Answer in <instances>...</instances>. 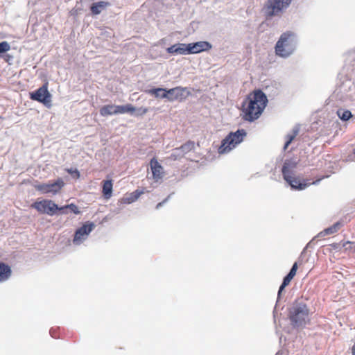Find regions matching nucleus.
<instances>
[{
    "label": "nucleus",
    "mask_w": 355,
    "mask_h": 355,
    "mask_svg": "<svg viewBox=\"0 0 355 355\" xmlns=\"http://www.w3.org/2000/svg\"><path fill=\"white\" fill-rule=\"evenodd\" d=\"M30 98L33 101H38L50 107L51 95L48 91V83L43 85L34 92L30 93Z\"/></svg>",
    "instance_id": "9"
},
{
    "label": "nucleus",
    "mask_w": 355,
    "mask_h": 355,
    "mask_svg": "<svg viewBox=\"0 0 355 355\" xmlns=\"http://www.w3.org/2000/svg\"><path fill=\"white\" fill-rule=\"evenodd\" d=\"M299 131H300V128L298 125H295L293 128V132L291 134H288L286 136V140L289 141L290 142L292 143V141L294 140V139L296 137V136L298 135L299 133Z\"/></svg>",
    "instance_id": "29"
},
{
    "label": "nucleus",
    "mask_w": 355,
    "mask_h": 355,
    "mask_svg": "<svg viewBox=\"0 0 355 355\" xmlns=\"http://www.w3.org/2000/svg\"><path fill=\"white\" fill-rule=\"evenodd\" d=\"M195 148V142L189 141L179 147V157L182 155V157L189 154Z\"/></svg>",
    "instance_id": "22"
},
{
    "label": "nucleus",
    "mask_w": 355,
    "mask_h": 355,
    "mask_svg": "<svg viewBox=\"0 0 355 355\" xmlns=\"http://www.w3.org/2000/svg\"><path fill=\"white\" fill-rule=\"evenodd\" d=\"M10 50V45L8 42L3 41L0 42V56L1 55V54L8 52Z\"/></svg>",
    "instance_id": "30"
},
{
    "label": "nucleus",
    "mask_w": 355,
    "mask_h": 355,
    "mask_svg": "<svg viewBox=\"0 0 355 355\" xmlns=\"http://www.w3.org/2000/svg\"><path fill=\"white\" fill-rule=\"evenodd\" d=\"M345 67L349 75L355 77V51L349 52L345 58Z\"/></svg>",
    "instance_id": "17"
},
{
    "label": "nucleus",
    "mask_w": 355,
    "mask_h": 355,
    "mask_svg": "<svg viewBox=\"0 0 355 355\" xmlns=\"http://www.w3.org/2000/svg\"><path fill=\"white\" fill-rule=\"evenodd\" d=\"M268 98L261 89L254 91L252 96H249L243 103V119L253 122L262 114L267 105Z\"/></svg>",
    "instance_id": "1"
},
{
    "label": "nucleus",
    "mask_w": 355,
    "mask_h": 355,
    "mask_svg": "<svg viewBox=\"0 0 355 355\" xmlns=\"http://www.w3.org/2000/svg\"><path fill=\"white\" fill-rule=\"evenodd\" d=\"M176 88H173L168 90L164 88H153L146 90V92L153 96L156 98H166L168 101H171L176 98V96H173V94Z\"/></svg>",
    "instance_id": "13"
},
{
    "label": "nucleus",
    "mask_w": 355,
    "mask_h": 355,
    "mask_svg": "<svg viewBox=\"0 0 355 355\" xmlns=\"http://www.w3.org/2000/svg\"><path fill=\"white\" fill-rule=\"evenodd\" d=\"M315 236L311 241H309L306 245L305 246V248L303 249L302 252H301V254H300V258H302L304 257V255L306 253V251L308 248H313V245H314L313 243V241L315 239Z\"/></svg>",
    "instance_id": "31"
},
{
    "label": "nucleus",
    "mask_w": 355,
    "mask_h": 355,
    "mask_svg": "<svg viewBox=\"0 0 355 355\" xmlns=\"http://www.w3.org/2000/svg\"><path fill=\"white\" fill-rule=\"evenodd\" d=\"M212 45L207 41H199L189 44L179 43V54L188 55L199 53L211 49Z\"/></svg>",
    "instance_id": "8"
},
{
    "label": "nucleus",
    "mask_w": 355,
    "mask_h": 355,
    "mask_svg": "<svg viewBox=\"0 0 355 355\" xmlns=\"http://www.w3.org/2000/svg\"><path fill=\"white\" fill-rule=\"evenodd\" d=\"M95 225L92 222H86L80 227L76 230L73 239L75 245H79L85 241L90 232L94 230Z\"/></svg>",
    "instance_id": "10"
},
{
    "label": "nucleus",
    "mask_w": 355,
    "mask_h": 355,
    "mask_svg": "<svg viewBox=\"0 0 355 355\" xmlns=\"http://www.w3.org/2000/svg\"><path fill=\"white\" fill-rule=\"evenodd\" d=\"M247 135L244 129H238L235 132H230L224 139H222L220 145L218 148L219 154H226L241 144Z\"/></svg>",
    "instance_id": "5"
},
{
    "label": "nucleus",
    "mask_w": 355,
    "mask_h": 355,
    "mask_svg": "<svg viewBox=\"0 0 355 355\" xmlns=\"http://www.w3.org/2000/svg\"><path fill=\"white\" fill-rule=\"evenodd\" d=\"M297 268H298L297 263L295 262L293 264L291 268L290 269L288 275H289L290 276L294 277L295 276V275H296V272H297Z\"/></svg>",
    "instance_id": "32"
},
{
    "label": "nucleus",
    "mask_w": 355,
    "mask_h": 355,
    "mask_svg": "<svg viewBox=\"0 0 355 355\" xmlns=\"http://www.w3.org/2000/svg\"><path fill=\"white\" fill-rule=\"evenodd\" d=\"M291 144V142H290L288 140H286L285 144L283 147L284 150H286Z\"/></svg>",
    "instance_id": "38"
},
{
    "label": "nucleus",
    "mask_w": 355,
    "mask_h": 355,
    "mask_svg": "<svg viewBox=\"0 0 355 355\" xmlns=\"http://www.w3.org/2000/svg\"><path fill=\"white\" fill-rule=\"evenodd\" d=\"M353 247H354V252H355V244L354 243V245H352Z\"/></svg>",
    "instance_id": "40"
},
{
    "label": "nucleus",
    "mask_w": 355,
    "mask_h": 355,
    "mask_svg": "<svg viewBox=\"0 0 355 355\" xmlns=\"http://www.w3.org/2000/svg\"><path fill=\"white\" fill-rule=\"evenodd\" d=\"M11 275L12 270L10 267L3 262H0V284L6 282Z\"/></svg>",
    "instance_id": "19"
},
{
    "label": "nucleus",
    "mask_w": 355,
    "mask_h": 355,
    "mask_svg": "<svg viewBox=\"0 0 355 355\" xmlns=\"http://www.w3.org/2000/svg\"><path fill=\"white\" fill-rule=\"evenodd\" d=\"M31 207L37 210L40 214H46L51 216L59 214L60 207L53 200L49 199H38L31 205Z\"/></svg>",
    "instance_id": "7"
},
{
    "label": "nucleus",
    "mask_w": 355,
    "mask_h": 355,
    "mask_svg": "<svg viewBox=\"0 0 355 355\" xmlns=\"http://www.w3.org/2000/svg\"><path fill=\"white\" fill-rule=\"evenodd\" d=\"M309 309L303 302L295 301L288 309V317L293 329H303L309 322Z\"/></svg>",
    "instance_id": "2"
},
{
    "label": "nucleus",
    "mask_w": 355,
    "mask_h": 355,
    "mask_svg": "<svg viewBox=\"0 0 355 355\" xmlns=\"http://www.w3.org/2000/svg\"><path fill=\"white\" fill-rule=\"evenodd\" d=\"M353 153L355 155V148L353 149Z\"/></svg>",
    "instance_id": "41"
},
{
    "label": "nucleus",
    "mask_w": 355,
    "mask_h": 355,
    "mask_svg": "<svg viewBox=\"0 0 355 355\" xmlns=\"http://www.w3.org/2000/svg\"><path fill=\"white\" fill-rule=\"evenodd\" d=\"M336 113L339 119L343 121H347L353 116L349 110L342 108L338 109Z\"/></svg>",
    "instance_id": "26"
},
{
    "label": "nucleus",
    "mask_w": 355,
    "mask_h": 355,
    "mask_svg": "<svg viewBox=\"0 0 355 355\" xmlns=\"http://www.w3.org/2000/svg\"><path fill=\"white\" fill-rule=\"evenodd\" d=\"M189 95H191L190 88L179 87V101L186 99Z\"/></svg>",
    "instance_id": "28"
},
{
    "label": "nucleus",
    "mask_w": 355,
    "mask_h": 355,
    "mask_svg": "<svg viewBox=\"0 0 355 355\" xmlns=\"http://www.w3.org/2000/svg\"><path fill=\"white\" fill-rule=\"evenodd\" d=\"M352 245H354L353 242L346 241V242H340V243H333L330 244V246L336 250H341L342 248H345V250L352 248Z\"/></svg>",
    "instance_id": "25"
},
{
    "label": "nucleus",
    "mask_w": 355,
    "mask_h": 355,
    "mask_svg": "<svg viewBox=\"0 0 355 355\" xmlns=\"http://www.w3.org/2000/svg\"><path fill=\"white\" fill-rule=\"evenodd\" d=\"M3 58L6 62H8L10 60L12 59V56L10 54H6L3 56Z\"/></svg>",
    "instance_id": "37"
},
{
    "label": "nucleus",
    "mask_w": 355,
    "mask_h": 355,
    "mask_svg": "<svg viewBox=\"0 0 355 355\" xmlns=\"http://www.w3.org/2000/svg\"><path fill=\"white\" fill-rule=\"evenodd\" d=\"M342 226V223L340 222H336L333 225L325 228L324 230L321 231L320 233L315 236V237H323L326 235L332 234L336 232L340 227Z\"/></svg>",
    "instance_id": "21"
},
{
    "label": "nucleus",
    "mask_w": 355,
    "mask_h": 355,
    "mask_svg": "<svg viewBox=\"0 0 355 355\" xmlns=\"http://www.w3.org/2000/svg\"><path fill=\"white\" fill-rule=\"evenodd\" d=\"M113 181L112 180H106L102 182V194L105 199L108 200L112 196Z\"/></svg>",
    "instance_id": "18"
},
{
    "label": "nucleus",
    "mask_w": 355,
    "mask_h": 355,
    "mask_svg": "<svg viewBox=\"0 0 355 355\" xmlns=\"http://www.w3.org/2000/svg\"><path fill=\"white\" fill-rule=\"evenodd\" d=\"M168 51L169 53H176L178 52V46L176 44L173 45L172 46L168 49Z\"/></svg>",
    "instance_id": "36"
},
{
    "label": "nucleus",
    "mask_w": 355,
    "mask_h": 355,
    "mask_svg": "<svg viewBox=\"0 0 355 355\" xmlns=\"http://www.w3.org/2000/svg\"><path fill=\"white\" fill-rule=\"evenodd\" d=\"M116 105H106L100 109V114L103 116L109 115L116 114Z\"/></svg>",
    "instance_id": "24"
},
{
    "label": "nucleus",
    "mask_w": 355,
    "mask_h": 355,
    "mask_svg": "<svg viewBox=\"0 0 355 355\" xmlns=\"http://www.w3.org/2000/svg\"><path fill=\"white\" fill-rule=\"evenodd\" d=\"M275 355H283L282 352L280 351L277 352Z\"/></svg>",
    "instance_id": "39"
},
{
    "label": "nucleus",
    "mask_w": 355,
    "mask_h": 355,
    "mask_svg": "<svg viewBox=\"0 0 355 355\" xmlns=\"http://www.w3.org/2000/svg\"><path fill=\"white\" fill-rule=\"evenodd\" d=\"M297 44V35L290 31H286L280 35L275 44V53L281 58H286L294 53Z\"/></svg>",
    "instance_id": "3"
},
{
    "label": "nucleus",
    "mask_w": 355,
    "mask_h": 355,
    "mask_svg": "<svg viewBox=\"0 0 355 355\" xmlns=\"http://www.w3.org/2000/svg\"><path fill=\"white\" fill-rule=\"evenodd\" d=\"M116 114L130 113L132 114L136 110H137V115L141 116L146 114L148 109L146 107H140L137 110L132 104H126L123 105H116Z\"/></svg>",
    "instance_id": "16"
},
{
    "label": "nucleus",
    "mask_w": 355,
    "mask_h": 355,
    "mask_svg": "<svg viewBox=\"0 0 355 355\" xmlns=\"http://www.w3.org/2000/svg\"><path fill=\"white\" fill-rule=\"evenodd\" d=\"M150 167L153 175V179L155 182L161 180L164 175V171L162 165L155 157L150 161Z\"/></svg>",
    "instance_id": "15"
},
{
    "label": "nucleus",
    "mask_w": 355,
    "mask_h": 355,
    "mask_svg": "<svg viewBox=\"0 0 355 355\" xmlns=\"http://www.w3.org/2000/svg\"><path fill=\"white\" fill-rule=\"evenodd\" d=\"M291 1L292 0H267L263 8L266 24L270 25L275 17L280 18L282 13L289 7Z\"/></svg>",
    "instance_id": "4"
},
{
    "label": "nucleus",
    "mask_w": 355,
    "mask_h": 355,
    "mask_svg": "<svg viewBox=\"0 0 355 355\" xmlns=\"http://www.w3.org/2000/svg\"><path fill=\"white\" fill-rule=\"evenodd\" d=\"M67 171L69 173L74 175L76 178H80V173H79V171L77 169L69 168V169H67Z\"/></svg>",
    "instance_id": "34"
},
{
    "label": "nucleus",
    "mask_w": 355,
    "mask_h": 355,
    "mask_svg": "<svg viewBox=\"0 0 355 355\" xmlns=\"http://www.w3.org/2000/svg\"><path fill=\"white\" fill-rule=\"evenodd\" d=\"M320 180L313 181L312 183L308 182V180L300 179L294 175H289V178L285 180L291 187L292 190L302 191L307 188L311 184H317Z\"/></svg>",
    "instance_id": "11"
},
{
    "label": "nucleus",
    "mask_w": 355,
    "mask_h": 355,
    "mask_svg": "<svg viewBox=\"0 0 355 355\" xmlns=\"http://www.w3.org/2000/svg\"><path fill=\"white\" fill-rule=\"evenodd\" d=\"M293 277L290 276L289 275H286L284 278H283V281L282 282V284H283L284 285H286V286H288L291 281L293 279Z\"/></svg>",
    "instance_id": "33"
},
{
    "label": "nucleus",
    "mask_w": 355,
    "mask_h": 355,
    "mask_svg": "<svg viewBox=\"0 0 355 355\" xmlns=\"http://www.w3.org/2000/svg\"><path fill=\"white\" fill-rule=\"evenodd\" d=\"M64 183L61 178H58L54 182H49L39 184L36 187L37 190L43 193L56 194L64 187Z\"/></svg>",
    "instance_id": "12"
},
{
    "label": "nucleus",
    "mask_w": 355,
    "mask_h": 355,
    "mask_svg": "<svg viewBox=\"0 0 355 355\" xmlns=\"http://www.w3.org/2000/svg\"><path fill=\"white\" fill-rule=\"evenodd\" d=\"M299 162L300 159L297 157L287 158L284 160L282 168V173L284 180H287L289 175H294L293 170L297 167Z\"/></svg>",
    "instance_id": "14"
},
{
    "label": "nucleus",
    "mask_w": 355,
    "mask_h": 355,
    "mask_svg": "<svg viewBox=\"0 0 355 355\" xmlns=\"http://www.w3.org/2000/svg\"><path fill=\"white\" fill-rule=\"evenodd\" d=\"M332 97L341 103L355 101V83L351 79L343 80L334 90Z\"/></svg>",
    "instance_id": "6"
},
{
    "label": "nucleus",
    "mask_w": 355,
    "mask_h": 355,
    "mask_svg": "<svg viewBox=\"0 0 355 355\" xmlns=\"http://www.w3.org/2000/svg\"><path fill=\"white\" fill-rule=\"evenodd\" d=\"M67 209H69L71 212H73L75 214H80V211L79 210L78 207L75 204L71 203L69 205L60 207L59 214H67Z\"/></svg>",
    "instance_id": "23"
},
{
    "label": "nucleus",
    "mask_w": 355,
    "mask_h": 355,
    "mask_svg": "<svg viewBox=\"0 0 355 355\" xmlns=\"http://www.w3.org/2000/svg\"><path fill=\"white\" fill-rule=\"evenodd\" d=\"M110 3L107 1H101L92 4L90 6V11L93 15H97L100 14L102 10H105L108 7Z\"/></svg>",
    "instance_id": "20"
},
{
    "label": "nucleus",
    "mask_w": 355,
    "mask_h": 355,
    "mask_svg": "<svg viewBox=\"0 0 355 355\" xmlns=\"http://www.w3.org/2000/svg\"><path fill=\"white\" fill-rule=\"evenodd\" d=\"M144 193L143 191L139 189L135 190L131 193L128 197L125 198V202L128 203H132L136 201L140 196Z\"/></svg>",
    "instance_id": "27"
},
{
    "label": "nucleus",
    "mask_w": 355,
    "mask_h": 355,
    "mask_svg": "<svg viewBox=\"0 0 355 355\" xmlns=\"http://www.w3.org/2000/svg\"><path fill=\"white\" fill-rule=\"evenodd\" d=\"M287 286L286 285H284L283 284H282L279 288V290H278V293H277V302H278L279 300L280 299L281 297V294L282 293V291L284 290V288L286 287ZM277 303H276L277 304Z\"/></svg>",
    "instance_id": "35"
}]
</instances>
